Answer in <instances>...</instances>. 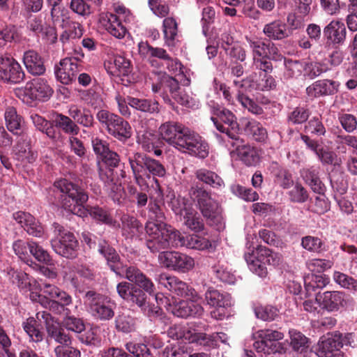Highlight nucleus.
<instances>
[{
	"label": "nucleus",
	"instance_id": "39",
	"mask_svg": "<svg viewBox=\"0 0 357 357\" xmlns=\"http://www.w3.org/2000/svg\"><path fill=\"white\" fill-rule=\"evenodd\" d=\"M128 103L131 107L144 113L155 115L160 112V103L155 99L128 96Z\"/></svg>",
	"mask_w": 357,
	"mask_h": 357
},
{
	"label": "nucleus",
	"instance_id": "7",
	"mask_svg": "<svg viewBox=\"0 0 357 357\" xmlns=\"http://www.w3.org/2000/svg\"><path fill=\"white\" fill-rule=\"evenodd\" d=\"M167 334L172 339L185 340L208 349L216 347L219 340L225 342V340H222L225 333L206 334L199 332L192 326L187 328L181 324L171 325L167 331Z\"/></svg>",
	"mask_w": 357,
	"mask_h": 357
},
{
	"label": "nucleus",
	"instance_id": "42",
	"mask_svg": "<svg viewBox=\"0 0 357 357\" xmlns=\"http://www.w3.org/2000/svg\"><path fill=\"white\" fill-rule=\"evenodd\" d=\"M61 26L64 31L59 39L63 45L68 43L70 40L80 38L83 35L84 30L82 24L70 18L66 20V22Z\"/></svg>",
	"mask_w": 357,
	"mask_h": 357
},
{
	"label": "nucleus",
	"instance_id": "5",
	"mask_svg": "<svg viewBox=\"0 0 357 357\" xmlns=\"http://www.w3.org/2000/svg\"><path fill=\"white\" fill-rule=\"evenodd\" d=\"M135 183L139 187L146 185V178L163 177L166 174L164 165L158 160L140 153L134 152L128 158Z\"/></svg>",
	"mask_w": 357,
	"mask_h": 357
},
{
	"label": "nucleus",
	"instance_id": "11",
	"mask_svg": "<svg viewBox=\"0 0 357 357\" xmlns=\"http://www.w3.org/2000/svg\"><path fill=\"white\" fill-rule=\"evenodd\" d=\"M84 299L85 305L96 318L101 321H108L114 316L115 304L109 297L90 290L86 292Z\"/></svg>",
	"mask_w": 357,
	"mask_h": 357
},
{
	"label": "nucleus",
	"instance_id": "3",
	"mask_svg": "<svg viewBox=\"0 0 357 357\" xmlns=\"http://www.w3.org/2000/svg\"><path fill=\"white\" fill-rule=\"evenodd\" d=\"M144 229L148 236L146 245L151 252L160 254L170 248L179 247V231L170 225L146 222Z\"/></svg>",
	"mask_w": 357,
	"mask_h": 357
},
{
	"label": "nucleus",
	"instance_id": "14",
	"mask_svg": "<svg viewBox=\"0 0 357 357\" xmlns=\"http://www.w3.org/2000/svg\"><path fill=\"white\" fill-rule=\"evenodd\" d=\"M157 281L160 286L166 288L178 296L185 297L187 299H193L194 301L202 299L195 289L176 276L163 273L158 276Z\"/></svg>",
	"mask_w": 357,
	"mask_h": 357
},
{
	"label": "nucleus",
	"instance_id": "12",
	"mask_svg": "<svg viewBox=\"0 0 357 357\" xmlns=\"http://www.w3.org/2000/svg\"><path fill=\"white\" fill-rule=\"evenodd\" d=\"M160 264L167 269L185 273L192 270L195 260L186 254L177 251H164L158 255Z\"/></svg>",
	"mask_w": 357,
	"mask_h": 357
},
{
	"label": "nucleus",
	"instance_id": "31",
	"mask_svg": "<svg viewBox=\"0 0 357 357\" xmlns=\"http://www.w3.org/2000/svg\"><path fill=\"white\" fill-rule=\"evenodd\" d=\"M339 84L335 81L324 79L315 81L308 86L305 92L310 99L335 94L338 90Z\"/></svg>",
	"mask_w": 357,
	"mask_h": 357
},
{
	"label": "nucleus",
	"instance_id": "22",
	"mask_svg": "<svg viewBox=\"0 0 357 357\" xmlns=\"http://www.w3.org/2000/svg\"><path fill=\"white\" fill-rule=\"evenodd\" d=\"M52 249L58 255L67 259H75L77 257L79 242L74 234H66L63 237L51 241Z\"/></svg>",
	"mask_w": 357,
	"mask_h": 357
},
{
	"label": "nucleus",
	"instance_id": "17",
	"mask_svg": "<svg viewBox=\"0 0 357 357\" xmlns=\"http://www.w3.org/2000/svg\"><path fill=\"white\" fill-rule=\"evenodd\" d=\"M36 318L38 320H43L47 341L54 340L59 344L71 342V336L50 312L47 311L38 312L36 314Z\"/></svg>",
	"mask_w": 357,
	"mask_h": 357
},
{
	"label": "nucleus",
	"instance_id": "8",
	"mask_svg": "<svg viewBox=\"0 0 357 357\" xmlns=\"http://www.w3.org/2000/svg\"><path fill=\"white\" fill-rule=\"evenodd\" d=\"M116 292L131 307H137L149 317L159 316L161 310L158 306H150L148 294L143 289L128 281H122L116 285Z\"/></svg>",
	"mask_w": 357,
	"mask_h": 357
},
{
	"label": "nucleus",
	"instance_id": "4",
	"mask_svg": "<svg viewBox=\"0 0 357 357\" xmlns=\"http://www.w3.org/2000/svg\"><path fill=\"white\" fill-rule=\"evenodd\" d=\"M40 290L49 296H39L40 303L46 309L57 315L75 314L78 307L73 303L72 296L54 284L43 282Z\"/></svg>",
	"mask_w": 357,
	"mask_h": 357
},
{
	"label": "nucleus",
	"instance_id": "19",
	"mask_svg": "<svg viewBox=\"0 0 357 357\" xmlns=\"http://www.w3.org/2000/svg\"><path fill=\"white\" fill-rule=\"evenodd\" d=\"M189 129L183 124L175 121H167L159 128L161 137L169 144L178 150L181 140H184Z\"/></svg>",
	"mask_w": 357,
	"mask_h": 357
},
{
	"label": "nucleus",
	"instance_id": "1",
	"mask_svg": "<svg viewBox=\"0 0 357 357\" xmlns=\"http://www.w3.org/2000/svg\"><path fill=\"white\" fill-rule=\"evenodd\" d=\"M88 199L89 195L82 187L66 178L56 181L48 195L51 204L75 215L84 217L89 214L93 220L102 224L112 227L119 226L107 208L98 206L84 207Z\"/></svg>",
	"mask_w": 357,
	"mask_h": 357
},
{
	"label": "nucleus",
	"instance_id": "15",
	"mask_svg": "<svg viewBox=\"0 0 357 357\" xmlns=\"http://www.w3.org/2000/svg\"><path fill=\"white\" fill-rule=\"evenodd\" d=\"M245 40L251 51L252 59L268 55L273 61H281L282 60L283 55L273 41L257 36H248L245 37Z\"/></svg>",
	"mask_w": 357,
	"mask_h": 357
},
{
	"label": "nucleus",
	"instance_id": "21",
	"mask_svg": "<svg viewBox=\"0 0 357 357\" xmlns=\"http://www.w3.org/2000/svg\"><path fill=\"white\" fill-rule=\"evenodd\" d=\"M341 333L335 331L323 336L318 342L317 353L319 357H344L341 349Z\"/></svg>",
	"mask_w": 357,
	"mask_h": 357
},
{
	"label": "nucleus",
	"instance_id": "10",
	"mask_svg": "<svg viewBox=\"0 0 357 357\" xmlns=\"http://www.w3.org/2000/svg\"><path fill=\"white\" fill-rule=\"evenodd\" d=\"M257 335L259 340L253 344V347L257 352L264 354H283L286 352L285 343L280 342L284 337V333L280 331L272 328H265L258 331Z\"/></svg>",
	"mask_w": 357,
	"mask_h": 357
},
{
	"label": "nucleus",
	"instance_id": "37",
	"mask_svg": "<svg viewBox=\"0 0 357 357\" xmlns=\"http://www.w3.org/2000/svg\"><path fill=\"white\" fill-rule=\"evenodd\" d=\"M301 175L314 192L321 195L325 194L326 188L319 178V172L317 168L310 167L303 169Z\"/></svg>",
	"mask_w": 357,
	"mask_h": 357
},
{
	"label": "nucleus",
	"instance_id": "51",
	"mask_svg": "<svg viewBox=\"0 0 357 357\" xmlns=\"http://www.w3.org/2000/svg\"><path fill=\"white\" fill-rule=\"evenodd\" d=\"M114 67H108V72L115 76H126L132 71V64L130 59L121 55H115L113 58Z\"/></svg>",
	"mask_w": 357,
	"mask_h": 357
},
{
	"label": "nucleus",
	"instance_id": "30",
	"mask_svg": "<svg viewBox=\"0 0 357 357\" xmlns=\"http://www.w3.org/2000/svg\"><path fill=\"white\" fill-rule=\"evenodd\" d=\"M13 216L29 235L40 238L44 234L43 226L31 213L20 211L14 213Z\"/></svg>",
	"mask_w": 357,
	"mask_h": 357
},
{
	"label": "nucleus",
	"instance_id": "9",
	"mask_svg": "<svg viewBox=\"0 0 357 357\" xmlns=\"http://www.w3.org/2000/svg\"><path fill=\"white\" fill-rule=\"evenodd\" d=\"M96 117L101 127L118 140L126 142L132 136L130 123L120 116L101 109L96 114Z\"/></svg>",
	"mask_w": 357,
	"mask_h": 357
},
{
	"label": "nucleus",
	"instance_id": "61",
	"mask_svg": "<svg viewBox=\"0 0 357 357\" xmlns=\"http://www.w3.org/2000/svg\"><path fill=\"white\" fill-rule=\"evenodd\" d=\"M80 97L88 105L95 109L101 107L104 104L101 96L92 89L81 91Z\"/></svg>",
	"mask_w": 357,
	"mask_h": 357
},
{
	"label": "nucleus",
	"instance_id": "18",
	"mask_svg": "<svg viewBox=\"0 0 357 357\" xmlns=\"http://www.w3.org/2000/svg\"><path fill=\"white\" fill-rule=\"evenodd\" d=\"M155 183L157 188L155 190V195L149 196V202L148 204V217L147 222H153L155 225L166 223V207L164 202L163 192L156 179Z\"/></svg>",
	"mask_w": 357,
	"mask_h": 357
},
{
	"label": "nucleus",
	"instance_id": "60",
	"mask_svg": "<svg viewBox=\"0 0 357 357\" xmlns=\"http://www.w3.org/2000/svg\"><path fill=\"white\" fill-rule=\"evenodd\" d=\"M46 2L47 6L51 8L50 15L54 23L61 22V24H63L66 22V20H68L70 18L68 15V10L61 5V2Z\"/></svg>",
	"mask_w": 357,
	"mask_h": 357
},
{
	"label": "nucleus",
	"instance_id": "53",
	"mask_svg": "<svg viewBox=\"0 0 357 357\" xmlns=\"http://www.w3.org/2000/svg\"><path fill=\"white\" fill-rule=\"evenodd\" d=\"M39 327L40 324L33 317L28 318L23 323L24 331L29 336L31 340L34 342H42L44 337V333Z\"/></svg>",
	"mask_w": 357,
	"mask_h": 357
},
{
	"label": "nucleus",
	"instance_id": "13",
	"mask_svg": "<svg viewBox=\"0 0 357 357\" xmlns=\"http://www.w3.org/2000/svg\"><path fill=\"white\" fill-rule=\"evenodd\" d=\"M220 121L215 117H211L216 129L225 135V141L236 139L239 137V124L237 122L236 116L226 108H218L215 112Z\"/></svg>",
	"mask_w": 357,
	"mask_h": 357
},
{
	"label": "nucleus",
	"instance_id": "36",
	"mask_svg": "<svg viewBox=\"0 0 357 357\" xmlns=\"http://www.w3.org/2000/svg\"><path fill=\"white\" fill-rule=\"evenodd\" d=\"M68 115L74 120L75 124L85 128H92L95 125L94 117L91 112L85 107L71 105L68 109Z\"/></svg>",
	"mask_w": 357,
	"mask_h": 357
},
{
	"label": "nucleus",
	"instance_id": "6",
	"mask_svg": "<svg viewBox=\"0 0 357 357\" xmlns=\"http://www.w3.org/2000/svg\"><path fill=\"white\" fill-rule=\"evenodd\" d=\"M189 195L210 226L222 224V210L218 202L212 198L210 191L198 184L191 186Z\"/></svg>",
	"mask_w": 357,
	"mask_h": 357
},
{
	"label": "nucleus",
	"instance_id": "38",
	"mask_svg": "<svg viewBox=\"0 0 357 357\" xmlns=\"http://www.w3.org/2000/svg\"><path fill=\"white\" fill-rule=\"evenodd\" d=\"M178 239L180 240L179 247L183 246L188 249L200 251L213 249L212 243L208 238L197 234H188L184 236L179 231Z\"/></svg>",
	"mask_w": 357,
	"mask_h": 357
},
{
	"label": "nucleus",
	"instance_id": "29",
	"mask_svg": "<svg viewBox=\"0 0 357 357\" xmlns=\"http://www.w3.org/2000/svg\"><path fill=\"white\" fill-rule=\"evenodd\" d=\"M24 91L25 93L29 95L31 99L38 100H46L53 93V90L48 84L47 81L40 77L34 78L26 82Z\"/></svg>",
	"mask_w": 357,
	"mask_h": 357
},
{
	"label": "nucleus",
	"instance_id": "50",
	"mask_svg": "<svg viewBox=\"0 0 357 357\" xmlns=\"http://www.w3.org/2000/svg\"><path fill=\"white\" fill-rule=\"evenodd\" d=\"M31 119L36 129L45 133L50 139L58 138L59 134L54 128V120L49 121L37 114H31Z\"/></svg>",
	"mask_w": 357,
	"mask_h": 357
},
{
	"label": "nucleus",
	"instance_id": "28",
	"mask_svg": "<svg viewBox=\"0 0 357 357\" xmlns=\"http://www.w3.org/2000/svg\"><path fill=\"white\" fill-rule=\"evenodd\" d=\"M24 78L25 73L20 64L14 59L6 58L0 70V79L7 83L20 84Z\"/></svg>",
	"mask_w": 357,
	"mask_h": 357
},
{
	"label": "nucleus",
	"instance_id": "44",
	"mask_svg": "<svg viewBox=\"0 0 357 357\" xmlns=\"http://www.w3.org/2000/svg\"><path fill=\"white\" fill-rule=\"evenodd\" d=\"M59 128L66 135L75 136L80 131L79 127L75 124L74 120L70 116H66L61 113H57L54 119V128Z\"/></svg>",
	"mask_w": 357,
	"mask_h": 357
},
{
	"label": "nucleus",
	"instance_id": "43",
	"mask_svg": "<svg viewBox=\"0 0 357 357\" xmlns=\"http://www.w3.org/2000/svg\"><path fill=\"white\" fill-rule=\"evenodd\" d=\"M195 174L196 178L199 181L214 189H221L225 187L223 179L215 172L201 168L197 169Z\"/></svg>",
	"mask_w": 357,
	"mask_h": 357
},
{
	"label": "nucleus",
	"instance_id": "23",
	"mask_svg": "<svg viewBox=\"0 0 357 357\" xmlns=\"http://www.w3.org/2000/svg\"><path fill=\"white\" fill-rule=\"evenodd\" d=\"M80 65L75 57H66L61 59L54 68L57 80L63 84H69L76 79Z\"/></svg>",
	"mask_w": 357,
	"mask_h": 357
},
{
	"label": "nucleus",
	"instance_id": "63",
	"mask_svg": "<svg viewBox=\"0 0 357 357\" xmlns=\"http://www.w3.org/2000/svg\"><path fill=\"white\" fill-rule=\"evenodd\" d=\"M125 347L128 354L135 357H154L145 344L128 342L125 344Z\"/></svg>",
	"mask_w": 357,
	"mask_h": 357
},
{
	"label": "nucleus",
	"instance_id": "57",
	"mask_svg": "<svg viewBox=\"0 0 357 357\" xmlns=\"http://www.w3.org/2000/svg\"><path fill=\"white\" fill-rule=\"evenodd\" d=\"M284 64L285 67V75L289 78L298 77L304 73L305 61L299 60H293L286 59L283 56Z\"/></svg>",
	"mask_w": 357,
	"mask_h": 357
},
{
	"label": "nucleus",
	"instance_id": "41",
	"mask_svg": "<svg viewBox=\"0 0 357 357\" xmlns=\"http://www.w3.org/2000/svg\"><path fill=\"white\" fill-rule=\"evenodd\" d=\"M241 124L245 132L252 135L255 141L264 142L267 139V130L259 121L254 119H243Z\"/></svg>",
	"mask_w": 357,
	"mask_h": 357
},
{
	"label": "nucleus",
	"instance_id": "46",
	"mask_svg": "<svg viewBox=\"0 0 357 357\" xmlns=\"http://www.w3.org/2000/svg\"><path fill=\"white\" fill-rule=\"evenodd\" d=\"M271 174L274 181L284 189H288L294 185L292 175L288 169L273 162L271 165Z\"/></svg>",
	"mask_w": 357,
	"mask_h": 357
},
{
	"label": "nucleus",
	"instance_id": "24",
	"mask_svg": "<svg viewBox=\"0 0 357 357\" xmlns=\"http://www.w3.org/2000/svg\"><path fill=\"white\" fill-rule=\"evenodd\" d=\"M188 300H181L174 303L172 305H169L167 311L181 318L202 316L204 313V307L198 303L199 301Z\"/></svg>",
	"mask_w": 357,
	"mask_h": 357
},
{
	"label": "nucleus",
	"instance_id": "54",
	"mask_svg": "<svg viewBox=\"0 0 357 357\" xmlns=\"http://www.w3.org/2000/svg\"><path fill=\"white\" fill-rule=\"evenodd\" d=\"M106 29L111 35L119 39L124 38L127 33V29L123 24L121 19L116 15H109Z\"/></svg>",
	"mask_w": 357,
	"mask_h": 357
},
{
	"label": "nucleus",
	"instance_id": "26",
	"mask_svg": "<svg viewBox=\"0 0 357 357\" xmlns=\"http://www.w3.org/2000/svg\"><path fill=\"white\" fill-rule=\"evenodd\" d=\"M121 223L119 227H112L114 229H121V235L126 239L139 238L142 240L144 227L135 216L123 213L120 218Z\"/></svg>",
	"mask_w": 357,
	"mask_h": 357
},
{
	"label": "nucleus",
	"instance_id": "25",
	"mask_svg": "<svg viewBox=\"0 0 357 357\" xmlns=\"http://www.w3.org/2000/svg\"><path fill=\"white\" fill-rule=\"evenodd\" d=\"M204 296L208 305L218 308L211 312L212 317L219 320L223 319L225 317L224 309L230 305L229 295L225 294L213 287H208Z\"/></svg>",
	"mask_w": 357,
	"mask_h": 357
},
{
	"label": "nucleus",
	"instance_id": "34",
	"mask_svg": "<svg viewBox=\"0 0 357 357\" xmlns=\"http://www.w3.org/2000/svg\"><path fill=\"white\" fill-rule=\"evenodd\" d=\"M22 60L26 70L30 74L35 76L45 74L46 68L44 59L36 51L29 50L24 52Z\"/></svg>",
	"mask_w": 357,
	"mask_h": 357
},
{
	"label": "nucleus",
	"instance_id": "58",
	"mask_svg": "<svg viewBox=\"0 0 357 357\" xmlns=\"http://www.w3.org/2000/svg\"><path fill=\"white\" fill-rule=\"evenodd\" d=\"M29 252L37 261L41 263L46 265L52 264V257L48 252L33 240L29 241Z\"/></svg>",
	"mask_w": 357,
	"mask_h": 357
},
{
	"label": "nucleus",
	"instance_id": "45",
	"mask_svg": "<svg viewBox=\"0 0 357 357\" xmlns=\"http://www.w3.org/2000/svg\"><path fill=\"white\" fill-rule=\"evenodd\" d=\"M100 162H102L107 167H109L108 172L112 173V170L114 168H116L119 167L120 162H121L120 156L116 152L110 149L105 155H104L102 158H100L98 160V165L99 166L98 167L99 176L101 180L106 182L108 180L109 177L107 174V172H105L104 171V169L102 168V167L100 166Z\"/></svg>",
	"mask_w": 357,
	"mask_h": 357
},
{
	"label": "nucleus",
	"instance_id": "52",
	"mask_svg": "<svg viewBox=\"0 0 357 357\" xmlns=\"http://www.w3.org/2000/svg\"><path fill=\"white\" fill-rule=\"evenodd\" d=\"M115 328L123 333H130L136 329V319L128 314L121 313L115 318Z\"/></svg>",
	"mask_w": 357,
	"mask_h": 357
},
{
	"label": "nucleus",
	"instance_id": "49",
	"mask_svg": "<svg viewBox=\"0 0 357 357\" xmlns=\"http://www.w3.org/2000/svg\"><path fill=\"white\" fill-rule=\"evenodd\" d=\"M329 278L326 275L308 274L304 278L305 289L311 295L317 290L323 289L329 283Z\"/></svg>",
	"mask_w": 357,
	"mask_h": 357
},
{
	"label": "nucleus",
	"instance_id": "47",
	"mask_svg": "<svg viewBox=\"0 0 357 357\" xmlns=\"http://www.w3.org/2000/svg\"><path fill=\"white\" fill-rule=\"evenodd\" d=\"M162 28L165 45L169 47H175L178 35V24L176 20L172 17L165 18Z\"/></svg>",
	"mask_w": 357,
	"mask_h": 357
},
{
	"label": "nucleus",
	"instance_id": "59",
	"mask_svg": "<svg viewBox=\"0 0 357 357\" xmlns=\"http://www.w3.org/2000/svg\"><path fill=\"white\" fill-rule=\"evenodd\" d=\"M304 76L310 79H313L321 75L322 73L328 70V68L326 63L308 61L304 64Z\"/></svg>",
	"mask_w": 357,
	"mask_h": 357
},
{
	"label": "nucleus",
	"instance_id": "55",
	"mask_svg": "<svg viewBox=\"0 0 357 357\" xmlns=\"http://www.w3.org/2000/svg\"><path fill=\"white\" fill-rule=\"evenodd\" d=\"M4 118L8 130L14 134L21 128L22 117L17 114L16 109L13 107H8L6 109Z\"/></svg>",
	"mask_w": 357,
	"mask_h": 357
},
{
	"label": "nucleus",
	"instance_id": "48",
	"mask_svg": "<svg viewBox=\"0 0 357 357\" xmlns=\"http://www.w3.org/2000/svg\"><path fill=\"white\" fill-rule=\"evenodd\" d=\"M183 220L184 225L195 233L201 232L205 228L203 218L194 208H188L186 211L183 214Z\"/></svg>",
	"mask_w": 357,
	"mask_h": 357
},
{
	"label": "nucleus",
	"instance_id": "2",
	"mask_svg": "<svg viewBox=\"0 0 357 357\" xmlns=\"http://www.w3.org/2000/svg\"><path fill=\"white\" fill-rule=\"evenodd\" d=\"M99 253L105 259L110 270L121 278L141 288L144 292L153 296L155 293V286L153 282L136 266L123 264L121 257L114 248L104 241H99Z\"/></svg>",
	"mask_w": 357,
	"mask_h": 357
},
{
	"label": "nucleus",
	"instance_id": "20",
	"mask_svg": "<svg viewBox=\"0 0 357 357\" xmlns=\"http://www.w3.org/2000/svg\"><path fill=\"white\" fill-rule=\"evenodd\" d=\"M181 142V145L178 151L202 159L208 155V144L199 135L189 130L184 140Z\"/></svg>",
	"mask_w": 357,
	"mask_h": 357
},
{
	"label": "nucleus",
	"instance_id": "35",
	"mask_svg": "<svg viewBox=\"0 0 357 357\" xmlns=\"http://www.w3.org/2000/svg\"><path fill=\"white\" fill-rule=\"evenodd\" d=\"M262 32L270 41L282 40L290 36V30L287 29V24L280 20L266 24Z\"/></svg>",
	"mask_w": 357,
	"mask_h": 357
},
{
	"label": "nucleus",
	"instance_id": "64",
	"mask_svg": "<svg viewBox=\"0 0 357 357\" xmlns=\"http://www.w3.org/2000/svg\"><path fill=\"white\" fill-rule=\"evenodd\" d=\"M71 344L72 341L56 346L54 350L56 357H81V351Z\"/></svg>",
	"mask_w": 357,
	"mask_h": 357
},
{
	"label": "nucleus",
	"instance_id": "32",
	"mask_svg": "<svg viewBox=\"0 0 357 357\" xmlns=\"http://www.w3.org/2000/svg\"><path fill=\"white\" fill-rule=\"evenodd\" d=\"M319 301L323 309L328 312H337L347 304V295L340 291H327L319 294Z\"/></svg>",
	"mask_w": 357,
	"mask_h": 357
},
{
	"label": "nucleus",
	"instance_id": "56",
	"mask_svg": "<svg viewBox=\"0 0 357 357\" xmlns=\"http://www.w3.org/2000/svg\"><path fill=\"white\" fill-rule=\"evenodd\" d=\"M289 334L290 345L294 351L302 353L309 347V339L301 332L291 329Z\"/></svg>",
	"mask_w": 357,
	"mask_h": 357
},
{
	"label": "nucleus",
	"instance_id": "62",
	"mask_svg": "<svg viewBox=\"0 0 357 357\" xmlns=\"http://www.w3.org/2000/svg\"><path fill=\"white\" fill-rule=\"evenodd\" d=\"M287 195L290 202L294 203L302 204L307 202L309 198L307 190L300 183H296Z\"/></svg>",
	"mask_w": 357,
	"mask_h": 357
},
{
	"label": "nucleus",
	"instance_id": "40",
	"mask_svg": "<svg viewBox=\"0 0 357 357\" xmlns=\"http://www.w3.org/2000/svg\"><path fill=\"white\" fill-rule=\"evenodd\" d=\"M138 52L141 57L147 59L152 62V59L157 58L160 60L166 61L170 60V56L167 52L166 50L151 46L147 41H141L138 43Z\"/></svg>",
	"mask_w": 357,
	"mask_h": 357
},
{
	"label": "nucleus",
	"instance_id": "27",
	"mask_svg": "<svg viewBox=\"0 0 357 357\" xmlns=\"http://www.w3.org/2000/svg\"><path fill=\"white\" fill-rule=\"evenodd\" d=\"M228 143L236 151L240 159L248 166H255L259 162V153L257 149L245 144L244 140L239 137L236 139L228 141Z\"/></svg>",
	"mask_w": 357,
	"mask_h": 357
},
{
	"label": "nucleus",
	"instance_id": "16",
	"mask_svg": "<svg viewBox=\"0 0 357 357\" xmlns=\"http://www.w3.org/2000/svg\"><path fill=\"white\" fill-rule=\"evenodd\" d=\"M162 85L163 92L161 96L165 103L172 105V98L183 106L191 107L192 98L181 89L179 82L174 77L163 74Z\"/></svg>",
	"mask_w": 357,
	"mask_h": 357
},
{
	"label": "nucleus",
	"instance_id": "33",
	"mask_svg": "<svg viewBox=\"0 0 357 357\" xmlns=\"http://www.w3.org/2000/svg\"><path fill=\"white\" fill-rule=\"evenodd\" d=\"M347 33L344 24L339 20L331 21L324 29V35L328 42L335 47L344 43Z\"/></svg>",
	"mask_w": 357,
	"mask_h": 357
}]
</instances>
